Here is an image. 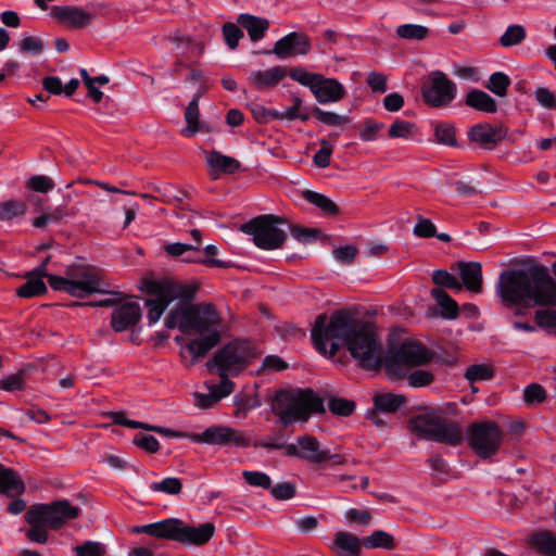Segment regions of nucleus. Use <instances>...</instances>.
<instances>
[{
	"mask_svg": "<svg viewBox=\"0 0 556 556\" xmlns=\"http://www.w3.org/2000/svg\"><path fill=\"white\" fill-rule=\"evenodd\" d=\"M49 15L58 23L74 29H81L94 21V14L75 5H53Z\"/></svg>",
	"mask_w": 556,
	"mask_h": 556,
	"instance_id": "4468645a",
	"label": "nucleus"
},
{
	"mask_svg": "<svg viewBox=\"0 0 556 556\" xmlns=\"http://www.w3.org/2000/svg\"><path fill=\"white\" fill-rule=\"evenodd\" d=\"M270 492L276 500L286 501L294 496L295 489L292 483L283 482L271 488Z\"/></svg>",
	"mask_w": 556,
	"mask_h": 556,
	"instance_id": "338daca9",
	"label": "nucleus"
},
{
	"mask_svg": "<svg viewBox=\"0 0 556 556\" xmlns=\"http://www.w3.org/2000/svg\"><path fill=\"white\" fill-rule=\"evenodd\" d=\"M191 236L194 240V243H192V245H197V251H195V254L194 256H186L184 257V262H188V263H202V264H205L206 266H210V267H226L228 264L227 262L225 261H222V260H217V258H211V257H204L202 255V252L199 250L200 248V244H201V232L200 230L198 229H192L191 230Z\"/></svg>",
	"mask_w": 556,
	"mask_h": 556,
	"instance_id": "72a5a7b5",
	"label": "nucleus"
},
{
	"mask_svg": "<svg viewBox=\"0 0 556 556\" xmlns=\"http://www.w3.org/2000/svg\"><path fill=\"white\" fill-rule=\"evenodd\" d=\"M24 388L22 374H12L0 380V389L8 392L20 391Z\"/></svg>",
	"mask_w": 556,
	"mask_h": 556,
	"instance_id": "0e129e2a",
	"label": "nucleus"
},
{
	"mask_svg": "<svg viewBox=\"0 0 556 556\" xmlns=\"http://www.w3.org/2000/svg\"><path fill=\"white\" fill-rule=\"evenodd\" d=\"M413 233L419 238H432L435 236V226L430 219L418 216Z\"/></svg>",
	"mask_w": 556,
	"mask_h": 556,
	"instance_id": "13d9d810",
	"label": "nucleus"
},
{
	"mask_svg": "<svg viewBox=\"0 0 556 556\" xmlns=\"http://www.w3.org/2000/svg\"><path fill=\"white\" fill-rule=\"evenodd\" d=\"M321 148L314 155V163L321 168L328 167L330 164V156L332 153L331 144L323 139L320 141Z\"/></svg>",
	"mask_w": 556,
	"mask_h": 556,
	"instance_id": "e2e57ef3",
	"label": "nucleus"
},
{
	"mask_svg": "<svg viewBox=\"0 0 556 556\" xmlns=\"http://www.w3.org/2000/svg\"><path fill=\"white\" fill-rule=\"evenodd\" d=\"M215 532V526L212 522H204L199 526H187L180 523L179 543L202 545L208 542Z\"/></svg>",
	"mask_w": 556,
	"mask_h": 556,
	"instance_id": "412c9836",
	"label": "nucleus"
},
{
	"mask_svg": "<svg viewBox=\"0 0 556 556\" xmlns=\"http://www.w3.org/2000/svg\"><path fill=\"white\" fill-rule=\"evenodd\" d=\"M304 198L324 213L334 215L339 212L338 206L326 195L314 191H306Z\"/></svg>",
	"mask_w": 556,
	"mask_h": 556,
	"instance_id": "ea45409f",
	"label": "nucleus"
},
{
	"mask_svg": "<svg viewBox=\"0 0 556 556\" xmlns=\"http://www.w3.org/2000/svg\"><path fill=\"white\" fill-rule=\"evenodd\" d=\"M431 295L441 308V314L447 319H454L458 316L457 303L442 289L435 288Z\"/></svg>",
	"mask_w": 556,
	"mask_h": 556,
	"instance_id": "2f4dec72",
	"label": "nucleus"
},
{
	"mask_svg": "<svg viewBox=\"0 0 556 556\" xmlns=\"http://www.w3.org/2000/svg\"><path fill=\"white\" fill-rule=\"evenodd\" d=\"M289 456H298L313 463H323L329 458L328 451L321 450L316 438L303 435L295 443L286 446Z\"/></svg>",
	"mask_w": 556,
	"mask_h": 556,
	"instance_id": "dca6fc26",
	"label": "nucleus"
},
{
	"mask_svg": "<svg viewBox=\"0 0 556 556\" xmlns=\"http://www.w3.org/2000/svg\"><path fill=\"white\" fill-rule=\"evenodd\" d=\"M535 320L540 327L552 328L556 326V311L538 309L535 312Z\"/></svg>",
	"mask_w": 556,
	"mask_h": 556,
	"instance_id": "774afa93",
	"label": "nucleus"
},
{
	"mask_svg": "<svg viewBox=\"0 0 556 556\" xmlns=\"http://www.w3.org/2000/svg\"><path fill=\"white\" fill-rule=\"evenodd\" d=\"M48 262L49 257L26 275V282L16 290L18 296L29 299L41 295L47 291V286L42 278L47 277L49 279L51 276L47 274Z\"/></svg>",
	"mask_w": 556,
	"mask_h": 556,
	"instance_id": "a211bd4d",
	"label": "nucleus"
},
{
	"mask_svg": "<svg viewBox=\"0 0 556 556\" xmlns=\"http://www.w3.org/2000/svg\"><path fill=\"white\" fill-rule=\"evenodd\" d=\"M536 102L544 109H556V96L546 87H539L534 91Z\"/></svg>",
	"mask_w": 556,
	"mask_h": 556,
	"instance_id": "4d7b16f0",
	"label": "nucleus"
},
{
	"mask_svg": "<svg viewBox=\"0 0 556 556\" xmlns=\"http://www.w3.org/2000/svg\"><path fill=\"white\" fill-rule=\"evenodd\" d=\"M456 84L440 71L431 73L429 81L422 88L425 102L433 108L447 106L456 97Z\"/></svg>",
	"mask_w": 556,
	"mask_h": 556,
	"instance_id": "9b49d317",
	"label": "nucleus"
},
{
	"mask_svg": "<svg viewBox=\"0 0 556 556\" xmlns=\"http://www.w3.org/2000/svg\"><path fill=\"white\" fill-rule=\"evenodd\" d=\"M205 164L210 177L218 179L222 174H235L241 169V163L231 156L225 155L216 150L204 151Z\"/></svg>",
	"mask_w": 556,
	"mask_h": 556,
	"instance_id": "f3484780",
	"label": "nucleus"
},
{
	"mask_svg": "<svg viewBox=\"0 0 556 556\" xmlns=\"http://www.w3.org/2000/svg\"><path fill=\"white\" fill-rule=\"evenodd\" d=\"M493 368L489 364H473L467 368L465 378L469 382L484 381L493 377Z\"/></svg>",
	"mask_w": 556,
	"mask_h": 556,
	"instance_id": "79ce46f5",
	"label": "nucleus"
},
{
	"mask_svg": "<svg viewBox=\"0 0 556 556\" xmlns=\"http://www.w3.org/2000/svg\"><path fill=\"white\" fill-rule=\"evenodd\" d=\"M207 393H195L194 405L206 409L214 406L222 399L228 396L233 391V382L229 379H222L219 383L207 384Z\"/></svg>",
	"mask_w": 556,
	"mask_h": 556,
	"instance_id": "aec40b11",
	"label": "nucleus"
},
{
	"mask_svg": "<svg viewBox=\"0 0 556 556\" xmlns=\"http://www.w3.org/2000/svg\"><path fill=\"white\" fill-rule=\"evenodd\" d=\"M435 140L438 143L445 146H456V131L453 125L448 123H440L434 128Z\"/></svg>",
	"mask_w": 556,
	"mask_h": 556,
	"instance_id": "37998d69",
	"label": "nucleus"
},
{
	"mask_svg": "<svg viewBox=\"0 0 556 556\" xmlns=\"http://www.w3.org/2000/svg\"><path fill=\"white\" fill-rule=\"evenodd\" d=\"M354 408V402L346 399L333 397L329 402V409L336 415L349 416L353 413Z\"/></svg>",
	"mask_w": 556,
	"mask_h": 556,
	"instance_id": "5fc2aeb1",
	"label": "nucleus"
},
{
	"mask_svg": "<svg viewBox=\"0 0 556 556\" xmlns=\"http://www.w3.org/2000/svg\"><path fill=\"white\" fill-rule=\"evenodd\" d=\"M242 476L245 482L251 486L269 489L271 485V479L265 472L244 470Z\"/></svg>",
	"mask_w": 556,
	"mask_h": 556,
	"instance_id": "8fccbe9b",
	"label": "nucleus"
},
{
	"mask_svg": "<svg viewBox=\"0 0 556 556\" xmlns=\"http://www.w3.org/2000/svg\"><path fill=\"white\" fill-rule=\"evenodd\" d=\"M165 251L172 256H194L197 251V245H192L190 243H170L165 247Z\"/></svg>",
	"mask_w": 556,
	"mask_h": 556,
	"instance_id": "bf43d9fd",
	"label": "nucleus"
},
{
	"mask_svg": "<svg viewBox=\"0 0 556 556\" xmlns=\"http://www.w3.org/2000/svg\"><path fill=\"white\" fill-rule=\"evenodd\" d=\"M188 440L194 443L233 447H245L249 445L248 439L240 431L222 425L211 426L200 433H191L188 435Z\"/></svg>",
	"mask_w": 556,
	"mask_h": 556,
	"instance_id": "f8f14e48",
	"label": "nucleus"
},
{
	"mask_svg": "<svg viewBox=\"0 0 556 556\" xmlns=\"http://www.w3.org/2000/svg\"><path fill=\"white\" fill-rule=\"evenodd\" d=\"M418 132V128L416 124L396 119L394 123L391 124L388 135L390 138H399V139H405L409 140L413 139Z\"/></svg>",
	"mask_w": 556,
	"mask_h": 556,
	"instance_id": "c9c22d12",
	"label": "nucleus"
},
{
	"mask_svg": "<svg viewBox=\"0 0 556 556\" xmlns=\"http://www.w3.org/2000/svg\"><path fill=\"white\" fill-rule=\"evenodd\" d=\"M73 551L76 556H103L106 553V547L100 542L86 541L81 545L74 546Z\"/></svg>",
	"mask_w": 556,
	"mask_h": 556,
	"instance_id": "49530a36",
	"label": "nucleus"
},
{
	"mask_svg": "<svg viewBox=\"0 0 556 556\" xmlns=\"http://www.w3.org/2000/svg\"><path fill=\"white\" fill-rule=\"evenodd\" d=\"M287 75V68L277 65L264 71H253L249 79L257 89H269L276 87Z\"/></svg>",
	"mask_w": 556,
	"mask_h": 556,
	"instance_id": "4be33fe9",
	"label": "nucleus"
},
{
	"mask_svg": "<svg viewBox=\"0 0 556 556\" xmlns=\"http://www.w3.org/2000/svg\"><path fill=\"white\" fill-rule=\"evenodd\" d=\"M405 404V397L394 393H380L374 397V407L381 413H394Z\"/></svg>",
	"mask_w": 556,
	"mask_h": 556,
	"instance_id": "7c9ffc66",
	"label": "nucleus"
},
{
	"mask_svg": "<svg viewBox=\"0 0 556 556\" xmlns=\"http://www.w3.org/2000/svg\"><path fill=\"white\" fill-rule=\"evenodd\" d=\"M466 104L485 113H495L497 110L495 100L479 89H475L467 94Z\"/></svg>",
	"mask_w": 556,
	"mask_h": 556,
	"instance_id": "c85d7f7f",
	"label": "nucleus"
},
{
	"mask_svg": "<svg viewBox=\"0 0 556 556\" xmlns=\"http://www.w3.org/2000/svg\"><path fill=\"white\" fill-rule=\"evenodd\" d=\"M545 397V390L538 383L529 384L523 390V400L527 404L541 403Z\"/></svg>",
	"mask_w": 556,
	"mask_h": 556,
	"instance_id": "052dcab7",
	"label": "nucleus"
},
{
	"mask_svg": "<svg viewBox=\"0 0 556 556\" xmlns=\"http://www.w3.org/2000/svg\"><path fill=\"white\" fill-rule=\"evenodd\" d=\"M364 544L370 548L392 549L395 546L393 536L383 530L372 532L368 538L364 539Z\"/></svg>",
	"mask_w": 556,
	"mask_h": 556,
	"instance_id": "58836bf2",
	"label": "nucleus"
},
{
	"mask_svg": "<svg viewBox=\"0 0 556 556\" xmlns=\"http://www.w3.org/2000/svg\"><path fill=\"white\" fill-rule=\"evenodd\" d=\"M26 187L33 191L47 193L54 188V182L46 175H36L27 179Z\"/></svg>",
	"mask_w": 556,
	"mask_h": 556,
	"instance_id": "3c124183",
	"label": "nucleus"
},
{
	"mask_svg": "<svg viewBox=\"0 0 556 556\" xmlns=\"http://www.w3.org/2000/svg\"><path fill=\"white\" fill-rule=\"evenodd\" d=\"M459 277L462 288L468 291L480 293L482 291V268L478 262L459 263Z\"/></svg>",
	"mask_w": 556,
	"mask_h": 556,
	"instance_id": "b1692460",
	"label": "nucleus"
},
{
	"mask_svg": "<svg viewBox=\"0 0 556 556\" xmlns=\"http://www.w3.org/2000/svg\"><path fill=\"white\" fill-rule=\"evenodd\" d=\"M468 136L471 141L480 146L493 147L505 137V131L501 127L485 123L473 126Z\"/></svg>",
	"mask_w": 556,
	"mask_h": 556,
	"instance_id": "5701e85b",
	"label": "nucleus"
},
{
	"mask_svg": "<svg viewBox=\"0 0 556 556\" xmlns=\"http://www.w3.org/2000/svg\"><path fill=\"white\" fill-rule=\"evenodd\" d=\"M396 35L406 40H424L429 36V28L419 24H402L396 28Z\"/></svg>",
	"mask_w": 556,
	"mask_h": 556,
	"instance_id": "e433bc0d",
	"label": "nucleus"
},
{
	"mask_svg": "<svg viewBox=\"0 0 556 556\" xmlns=\"http://www.w3.org/2000/svg\"><path fill=\"white\" fill-rule=\"evenodd\" d=\"M141 318V307L137 302H126L112 313L111 325L115 331H124L135 326Z\"/></svg>",
	"mask_w": 556,
	"mask_h": 556,
	"instance_id": "6ab92c4d",
	"label": "nucleus"
},
{
	"mask_svg": "<svg viewBox=\"0 0 556 556\" xmlns=\"http://www.w3.org/2000/svg\"><path fill=\"white\" fill-rule=\"evenodd\" d=\"M432 280L438 286L455 289L457 291L462 290V283L458 279L446 270H435L432 275Z\"/></svg>",
	"mask_w": 556,
	"mask_h": 556,
	"instance_id": "09e8293b",
	"label": "nucleus"
},
{
	"mask_svg": "<svg viewBox=\"0 0 556 556\" xmlns=\"http://www.w3.org/2000/svg\"><path fill=\"white\" fill-rule=\"evenodd\" d=\"M157 533L156 538L160 539H167L173 541H179V531H180V523L181 521L179 519H164L161 521H157Z\"/></svg>",
	"mask_w": 556,
	"mask_h": 556,
	"instance_id": "4c0bfd02",
	"label": "nucleus"
},
{
	"mask_svg": "<svg viewBox=\"0 0 556 556\" xmlns=\"http://www.w3.org/2000/svg\"><path fill=\"white\" fill-rule=\"evenodd\" d=\"M199 97H195L187 106L185 112V121L187 127L181 132L186 137H191L204 129V125H200Z\"/></svg>",
	"mask_w": 556,
	"mask_h": 556,
	"instance_id": "c756f323",
	"label": "nucleus"
},
{
	"mask_svg": "<svg viewBox=\"0 0 556 556\" xmlns=\"http://www.w3.org/2000/svg\"><path fill=\"white\" fill-rule=\"evenodd\" d=\"M311 51L309 38L298 31H292L280 38L274 46L273 53L281 60L306 55Z\"/></svg>",
	"mask_w": 556,
	"mask_h": 556,
	"instance_id": "2eb2a0df",
	"label": "nucleus"
},
{
	"mask_svg": "<svg viewBox=\"0 0 556 556\" xmlns=\"http://www.w3.org/2000/svg\"><path fill=\"white\" fill-rule=\"evenodd\" d=\"M526 37V30L521 25L515 24L508 26L501 37L503 47H510L520 43Z\"/></svg>",
	"mask_w": 556,
	"mask_h": 556,
	"instance_id": "a18cd8bd",
	"label": "nucleus"
},
{
	"mask_svg": "<svg viewBox=\"0 0 556 556\" xmlns=\"http://www.w3.org/2000/svg\"><path fill=\"white\" fill-rule=\"evenodd\" d=\"M49 285L52 289L65 291L72 296L85 298L93 293L110 294L111 298L89 303H76V306H112L122 300L123 293L112 291L111 285L96 269H84L76 278L70 279L60 276H50Z\"/></svg>",
	"mask_w": 556,
	"mask_h": 556,
	"instance_id": "20e7f679",
	"label": "nucleus"
},
{
	"mask_svg": "<svg viewBox=\"0 0 556 556\" xmlns=\"http://www.w3.org/2000/svg\"><path fill=\"white\" fill-rule=\"evenodd\" d=\"M282 220L274 215H261L242 226V231L252 236L254 244L263 250L279 249L287 239L280 226Z\"/></svg>",
	"mask_w": 556,
	"mask_h": 556,
	"instance_id": "6e6552de",
	"label": "nucleus"
},
{
	"mask_svg": "<svg viewBox=\"0 0 556 556\" xmlns=\"http://www.w3.org/2000/svg\"><path fill=\"white\" fill-rule=\"evenodd\" d=\"M182 484L178 478L169 477L162 481L153 482L150 484V490L153 492H163L166 494H178L181 491Z\"/></svg>",
	"mask_w": 556,
	"mask_h": 556,
	"instance_id": "c03bdc74",
	"label": "nucleus"
},
{
	"mask_svg": "<svg viewBox=\"0 0 556 556\" xmlns=\"http://www.w3.org/2000/svg\"><path fill=\"white\" fill-rule=\"evenodd\" d=\"M502 440L503 432L494 421L472 424L467 430L468 445L482 458L495 455Z\"/></svg>",
	"mask_w": 556,
	"mask_h": 556,
	"instance_id": "9d476101",
	"label": "nucleus"
},
{
	"mask_svg": "<svg viewBox=\"0 0 556 556\" xmlns=\"http://www.w3.org/2000/svg\"><path fill=\"white\" fill-rule=\"evenodd\" d=\"M316 350L333 356L346 348L359 366L375 369L384 364L391 379H401L415 366H421L433 358V352L416 340H405L390 349L383 358L382 345L372 327L349 311L334 312L331 316L319 315L311 331Z\"/></svg>",
	"mask_w": 556,
	"mask_h": 556,
	"instance_id": "f257e3e1",
	"label": "nucleus"
},
{
	"mask_svg": "<svg viewBox=\"0 0 556 556\" xmlns=\"http://www.w3.org/2000/svg\"><path fill=\"white\" fill-rule=\"evenodd\" d=\"M134 443L149 453H155L160 448L159 441L150 434H139L134 439Z\"/></svg>",
	"mask_w": 556,
	"mask_h": 556,
	"instance_id": "69168bd1",
	"label": "nucleus"
},
{
	"mask_svg": "<svg viewBox=\"0 0 556 556\" xmlns=\"http://www.w3.org/2000/svg\"><path fill=\"white\" fill-rule=\"evenodd\" d=\"M237 23L247 29L248 35L252 41H260L264 38L269 28V21L264 17L242 13L237 17Z\"/></svg>",
	"mask_w": 556,
	"mask_h": 556,
	"instance_id": "a878e982",
	"label": "nucleus"
},
{
	"mask_svg": "<svg viewBox=\"0 0 556 556\" xmlns=\"http://www.w3.org/2000/svg\"><path fill=\"white\" fill-rule=\"evenodd\" d=\"M289 75L293 80L308 87L319 103L338 102L345 94L344 87L334 78H326L302 67L292 68Z\"/></svg>",
	"mask_w": 556,
	"mask_h": 556,
	"instance_id": "1a4fd4ad",
	"label": "nucleus"
},
{
	"mask_svg": "<svg viewBox=\"0 0 556 556\" xmlns=\"http://www.w3.org/2000/svg\"><path fill=\"white\" fill-rule=\"evenodd\" d=\"M21 51L33 55H38L43 51L45 45L42 40L33 36H25L20 45Z\"/></svg>",
	"mask_w": 556,
	"mask_h": 556,
	"instance_id": "680f3d73",
	"label": "nucleus"
},
{
	"mask_svg": "<svg viewBox=\"0 0 556 556\" xmlns=\"http://www.w3.org/2000/svg\"><path fill=\"white\" fill-rule=\"evenodd\" d=\"M412 432L421 439L456 445L463 440L460 427L453 421H446L434 413H425L410 419Z\"/></svg>",
	"mask_w": 556,
	"mask_h": 556,
	"instance_id": "0eeeda50",
	"label": "nucleus"
},
{
	"mask_svg": "<svg viewBox=\"0 0 556 556\" xmlns=\"http://www.w3.org/2000/svg\"><path fill=\"white\" fill-rule=\"evenodd\" d=\"M79 508L66 501H56L51 505L35 506L31 514L34 521L46 520L50 529L60 528L65 521L78 516Z\"/></svg>",
	"mask_w": 556,
	"mask_h": 556,
	"instance_id": "ddd939ff",
	"label": "nucleus"
},
{
	"mask_svg": "<svg viewBox=\"0 0 556 556\" xmlns=\"http://www.w3.org/2000/svg\"><path fill=\"white\" fill-rule=\"evenodd\" d=\"M35 513V506L30 507L26 513V521L30 525L27 531V538L36 543L43 544L48 541L49 526L46 520L34 521L31 514Z\"/></svg>",
	"mask_w": 556,
	"mask_h": 556,
	"instance_id": "473e14b6",
	"label": "nucleus"
},
{
	"mask_svg": "<svg viewBox=\"0 0 556 556\" xmlns=\"http://www.w3.org/2000/svg\"><path fill=\"white\" fill-rule=\"evenodd\" d=\"M313 114L320 123L328 126H341L348 122L346 117L334 112L324 111L319 108H316Z\"/></svg>",
	"mask_w": 556,
	"mask_h": 556,
	"instance_id": "864d4df0",
	"label": "nucleus"
},
{
	"mask_svg": "<svg viewBox=\"0 0 556 556\" xmlns=\"http://www.w3.org/2000/svg\"><path fill=\"white\" fill-rule=\"evenodd\" d=\"M197 288L175 282H157L152 287V294L146 301L149 325L156 324L167 306L177 301L175 307L165 319L169 329H179L189 342L185 348L193 361L205 356L220 340L222 317L211 303L191 304Z\"/></svg>",
	"mask_w": 556,
	"mask_h": 556,
	"instance_id": "f03ea898",
	"label": "nucleus"
},
{
	"mask_svg": "<svg viewBox=\"0 0 556 556\" xmlns=\"http://www.w3.org/2000/svg\"><path fill=\"white\" fill-rule=\"evenodd\" d=\"M260 354L257 348L250 341H233L219 350L206 363L210 370L216 369L222 379L229 375H238L248 367Z\"/></svg>",
	"mask_w": 556,
	"mask_h": 556,
	"instance_id": "423d86ee",
	"label": "nucleus"
},
{
	"mask_svg": "<svg viewBox=\"0 0 556 556\" xmlns=\"http://www.w3.org/2000/svg\"><path fill=\"white\" fill-rule=\"evenodd\" d=\"M64 210L62 206L54 207L47 213L33 219L35 228H45L50 223H59L64 217Z\"/></svg>",
	"mask_w": 556,
	"mask_h": 556,
	"instance_id": "de8ad7c7",
	"label": "nucleus"
},
{
	"mask_svg": "<svg viewBox=\"0 0 556 556\" xmlns=\"http://www.w3.org/2000/svg\"><path fill=\"white\" fill-rule=\"evenodd\" d=\"M433 381V375L424 369H418L407 376V383L412 388H421Z\"/></svg>",
	"mask_w": 556,
	"mask_h": 556,
	"instance_id": "6e6d98bb",
	"label": "nucleus"
},
{
	"mask_svg": "<svg viewBox=\"0 0 556 556\" xmlns=\"http://www.w3.org/2000/svg\"><path fill=\"white\" fill-rule=\"evenodd\" d=\"M28 212L26 202L22 200H7L0 202V222L12 224L23 218Z\"/></svg>",
	"mask_w": 556,
	"mask_h": 556,
	"instance_id": "cd10ccee",
	"label": "nucleus"
},
{
	"mask_svg": "<svg viewBox=\"0 0 556 556\" xmlns=\"http://www.w3.org/2000/svg\"><path fill=\"white\" fill-rule=\"evenodd\" d=\"M532 544L534 547L547 555L556 556V535L551 532H540L532 535Z\"/></svg>",
	"mask_w": 556,
	"mask_h": 556,
	"instance_id": "f704fd0d",
	"label": "nucleus"
},
{
	"mask_svg": "<svg viewBox=\"0 0 556 556\" xmlns=\"http://www.w3.org/2000/svg\"><path fill=\"white\" fill-rule=\"evenodd\" d=\"M330 547L339 556H359L362 542L352 533L338 531L333 535V541Z\"/></svg>",
	"mask_w": 556,
	"mask_h": 556,
	"instance_id": "393cba45",
	"label": "nucleus"
},
{
	"mask_svg": "<svg viewBox=\"0 0 556 556\" xmlns=\"http://www.w3.org/2000/svg\"><path fill=\"white\" fill-rule=\"evenodd\" d=\"M223 35L227 46L231 50L236 49L240 39L243 38V31L233 23H226L223 26Z\"/></svg>",
	"mask_w": 556,
	"mask_h": 556,
	"instance_id": "603ef678",
	"label": "nucleus"
},
{
	"mask_svg": "<svg viewBox=\"0 0 556 556\" xmlns=\"http://www.w3.org/2000/svg\"><path fill=\"white\" fill-rule=\"evenodd\" d=\"M509 85V77L503 72H496L490 76L485 87L497 97H505Z\"/></svg>",
	"mask_w": 556,
	"mask_h": 556,
	"instance_id": "a19ab883",
	"label": "nucleus"
},
{
	"mask_svg": "<svg viewBox=\"0 0 556 556\" xmlns=\"http://www.w3.org/2000/svg\"><path fill=\"white\" fill-rule=\"evenodd\" d=\"M495 293L516 314L535 306H556V281L539 264L501 273Z\"/></svg>",
	"mask_w": 556,
	"mask_h": 556,
	"instance_id": "7ed1b4c3",
	"label": "nucleus"
},
{
	"mask_svg": "<svg viewBox=\"0 0 556 556\" xmlns=\"http://www.w3.org/2000/svg\"><path fill=\"white\" fill-rule=\"evenodd\" d=\"M273 412L283 426L308 420L312 414L324 410L323 400L311 390H291L278 393Z\"/></svg>",
	"mask_w": 556,
	"mask_h": 556,
	"instance_id": "39448f33",
	"label": "nucleus"
},
{
	"mask_svg": "<svg viewBox=\"0 0 556 556\" xmlns=\"http://www.w3.org/2000/svg\"><path fill=\"white\" fill-rule=\"evenodd\" d=\"M24 491V484L16 472L0 464V493L15 496Z\"/></svg>",
	"mask_w": 556,
	"mask_h": 556,
	"instance_id": "bb28decb",
	"label": "nucleus"
}]
</instances>
